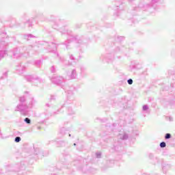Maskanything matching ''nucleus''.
I'll return each mask as SVG.
<instances>
[{"label":"nucleus","instance_id":"f257e3e1","mask_svg":"<svg viewBox=\"0 0 175 175\" xmlns=\"http://www.w3.org/2000/svg\"><path fill=\"white\" fill-rule=\"evenodd\" d=\"M19 102L20 103L15 108V111H20L22 116H28V113L36 103V100L31 95L20 97Z\"/></svg>","mask_w":175,"mask_h":175},{"label":"nucleus","instance_id":"f03ea898","mask_svg":"<svg viewBox=\"0 0 175 175\" xmlns=\"http://www.w3.org/2000/svg\"><path fill=\"white\" fill-rule=\"evenodd\" d=\"M27 81H32L33 83H42L43 80L38 77H33L32 75H27L25 77Z\"/></svg>","mask_w":175,"mask_h":175},{"label":"nucleus","instance_id":"7ed1b4c3","mask_svg":"<svg viewBox=\"0 0 175 175\" xmlns=\"http://www.w3.org/2000/svg\"><path fill=\"white\" fill-rule=\"evenodd\" d=\"M11 53L14 58H20V57H23V52L20 48L14 49Z\"/></svg>","mask_w":175,"mask_h":175},{"label":"nucleus","instance_id":"20e7f679","mask_svg":"<svg viewBox=\"0 0 175 175\" xmlns=\"http://www.w3.org/2000/svg\"><path fill=\"white\" fill-rule=\"evenodd\" d=\"M67 99L72 102V100H75V93H73L72 90H67Z\"/></svg>","mask_w":175,"mask_h":175},{"label":"nucleus","instance_id":"39448f33","mask_svg":"<svg viewBox=\"0 0 175 175\" xmlns=\"http://www.w3.org/2000/svg\"><path fill=\"white\" fill-rule=\"evenodd\" d=\"M170 167H172V165L167 163H163L162 164V170L163 173H167L168 170H170Z\"/></svg>","mask_w":175,"mask_h":175},{"label":"nucleus","instance_id":"423d86ee","mask_svg":"<svg viewBox=\"0 0 175 175\" xmlns=\"http://www.w3.org/2000/svg\"><path fill=\"white\" fill-rule=\"evenodd\" d=\"M63 80H64V78H62V77H55L52 79V83H53L54 84L58 85V84H61Z\"/></svg>","mask_w":175,"mask_h":175},{"label":"nucleus","instance_id":"0eeeda50","mask_svg":"<svg viewBox=\"0 0 175 175\" xmlns=\"http://www.w3.org/2000/svg\"><path fill=\"white\" fill-rule=\"evenodd\" d=\"M68 77L71 79L77 77V71H76V69L72 70L71 72L68 74Z\"/></svg>","mask_w":175,"mask_h":175},{"label":"nucleus","instance_id":"6e6552de","mask_svg":"<svg viewBox=\"0 0 175 175\" xmlns=\"http://www.w3.org/2000/svg\"><path fill=\"white\" fill-rule=\"evenodd\" d=\"M16 70H17L18 73H23V72H24L25 70V67L22 66H18L16 68Z\"/></svg>","mask_w":175,"mask_h":175},{"label":"nucleus","instance_id":"1a4fd4ad","mask_svg":"<svg viewBox=\"0 0 175 175\" xmlns=\"http://www.w3.org/2000/svg\"><path fill=\"white\" fill-rule=\"evenodd\" d=\"M6 55H8V51H0V59H2V58H4V57H6Z\"/></svg>","mask_w":175,"mask_h":175},{"label":"nucleus","instance_id":"9d476101","mask_svg":"<svg viewBox=\"0 0 175 175\" xmlns=\"http://www.w3.org/2000/svg\"><path fill=\"white\" fill-rule=\"evenodd\" d=\"M50 47L53 49L52 51H51L52 53H55V50H57V45L53 42L50 43L49 44Z\"/></svg>","mask_w":175,"mask_h":175},{"label":"nucleus","instance_id":"9b49d317","mask_svg":"<svg viewBox=\"0 0 175 175\" xmlns=\"http://www.w3.org/2000/svg\"><path fill=\"white\" fill-rule=\"evenodd\" d=\"M158 2H159V0H152V2H151L152 8L155 9V3H158Z\"/></svg>","mask_w":175,"mask_h":175},{"label":"nucleus","instance_id":"f8f14e48","mask_svg":"<svg viewBox=\"0 0 175 175\" xmlns=\"http://www.w3.org/2000/svg\"><path fill=\"white\" fill-rule=\"evenodd\" d=\"M128 137H129V135L126 133H124L122 137L120 136V139H122V140H126Z\"/></svg>","mask_w":175,"mask_h":175},{"label":"nucleus","instance_id":"ddd939ff","mask_svg":"<svg viewBox=\"0 0 175 175\" xmlns=\"http://www.w3.org/2000/svg\"><path fill=\"white\" fill-rule=\"evenodd\" d=\"M35 153H36V155H42V152H40V148H36Z\"/></svg>","mask_w":175,"mask_h":175},{"label":"nucleus","instance_id":"4468645a","mask_svg":"<svg viewBox=\"0 0 175 175\" xmlns=\"http://www.w3.org/2000/svg\"><path fill=\"white\" fill-rule=\"evenodd\" d=\"M8 44L5 41L0 42V47L3 48L5 46H7Z\"/></svg>","mask_w":175,"mask_h":175},{"label":"nucleus","instance_id":"2eb2a0df","mask_svg":"<svg viewBox=\"0 0 175 175\" xmlns=\"http://www.w3.org/2000/svg\"><path fill=\"white\" fill-rule=\"evenodd\" d=\"M172 138V135L170 133H166L165 135V140H167L169 139Z\"/></svg>","mask_w":175,"mask_h":175},{"label":"nucleus","instance_id":"dca6fc26","mask_svg":"<svg viewBox=\"0 0 175 175\" xmlns=\"http://www.w3.org/2000/svg\"><path fill=\"white\" fill-rule=\"evenodd\" d=\"M66 49H69V46H70V44H72V42H69V41H66L64 43Z\"/></svg>","mask_w":175,"mask_h":175},{"label":"nucleus","instance_id":"f3484780","mask_svg":"<svg viewBox=\"0 0 175 175\" xmlns=\"http://www.w3.org/2000/svg\"><path fill=\"white\" fill-rule=\"evenodd\" d=\"M15 143H20L21 142V137H16L14 139Z\"/></svg>","mask_w":175,"mask_h":175},{"label":"nucleus","instance_id":"a211bd4d","mask_svg":"<svg viewBox=\"0 0 175 175\" xmlns=\"http://www.w3.org/2000/svg\"><path fill=\"white\" fill-rule=\"evenodd\" d=\"M59 31L62 33H66V32L67 33H69L68 32V29H66V28H64V29H63L62 28H60Z\"/></svg>","mask_w":175,"mask_h":175},{"label":"nucleus","instance_id":"6ab92c4d","mask_svg":"<svg viewBox=\"0 0 175 175\" xmlns=\"http://www.w3.org/2000/svg\"><path fill=\"white\" fill-rule=\"evenodd\" d=\"M160 147H161V148H165V147H166V142H161Z\"/></svg>","mask_w":175,"mask_h":175},{"label":"nucleus","instance_id":"aec40b11","mask_svg":"<svg viewBox=\"0 0 175 175\" xmlns=\"http://www.w3.org/2000/svg\"><path fill=\"white\" fill-rule=\"evenodd\" d=\"M68 114H70V116L75 114V111H73L72 108H68Z\"/></svg>","mask_w":175,"mask_h":175},{"label":"nucleus","instance_id":"412c9836","mask_svg":"<svg viewBox=\"0 0 175 175\" xmlns=\"http://www.w3.org/2000/svg\"><path fill=\"white\" fill-rule=\"evenodd\" d=\"M142 110L143 111H147V110H148V105H145L142 107Z\"/></svg>","mask_w":175,"mask_h":175},{"label":"nucleus","instance_id":"4be33fe9","mask_svg":"<svg viewBox=\"0 0 175 175\" xmlns=\"http://www.w3.org/2000/svg\"><path fill=\"white\" fill-rule=\"evenodd\" d=\"M24 121L26 124H31V119L29 118H25Z\"/></svg>","mask_w":175,"mask_h":175},{"label":"nucleus","instance_id":"5701e85b","mask_svg":"<svg viewBox=\"0 0 175 175\" xmlns=\"http://www.w3.org/2000/svg\"><path fill=\"white\" fill-rule=\"evenodd\" d=\"M69 58L70 59H71V61H73L75 62V61H76V58L75 57V56H73V55H69Z\"/></svg>","mask_w":175,"mask_h":175},{"label":"nucleus","instance_id":"b1692460","mask_svg":"<svg viewBox=\"0 0 175 175\" xmlns=\"http://www.w3.org/2000/svg\"><path fill=\"white\" fill-rule=\"evenodd\" d=\"M127 83L129 85H132V84H133V80L132 79H129L127 80Z\"/></svg>","mask_w":175,"mask_h":175},{"label":"nucleus","instance_id":"393cba45","mask_svg":"<svg viewBox=\"0 0 175 175\" xmlns=\"http://www.w3.org/2000/svg\"><path fill=\"white\" fill-rule=\"evenodd\" d=\"M51 72L52 73H55V67H54V66H53L51 68Z\"/></svg>","mask_w":175,"mask_h":175},{"label":"nucleus","instance_id":"a878e982","mask_svg":"<svg viewBox=\"0 0 175 175\" xmlns=\"http://www.w3.org/2000/svg\"><path fill=\"white\" fill-rule=\"evenodd\" d=\"M101 155H102V153L100 152L96 153V158H100Z\"/></svg>","mask_w":175,"mask_h":175},{"label":"nucleus","instance_id":"bb28decb","mask_svg":"<svg viewBox=\"0 0 175 175\" xmlns=\"http://www.w3.org/2000/svg\"><path fill=\"white\" fill-rule=\"evenodd\" d=\"M149 158H150V159H154V154L152 153H150Z\"/></svg>","mask_w":175,"mask_h":175},{"label":"nucleus","instance_id":"cd10ccee","mask_svg":"<svg viewBox=\"0 0 175 175\" xmlns=\"http://www.w3.org/2000/svg\"><path fill=\"white\" fill-rule=\"evenodd\" d=\"M40 64H42V62L40 60H38L35 62V64L38 66Z\"/></svg>","mask_w":175,"mask_h":175},{"label":"nucleus","instance_id":"c85d7f7f","mask_svg":"<svg viewBox=\"0 0 175 175\" xmlns=\"http://www.w3.org/2000/svg\"><path fill=\"white\" fill-rule=\"evenodd\" d=\"M60 132L61 133L64 134V133L65 132V128L63 127L62 129H61Z\"/></svg>","mask_w":175,"mask_h":175},{"label":"nucleus","instance_id":"c756f323","mask_svg":"<svg viewBox=\"0 0 175 175\" xmlns=\"http://www.w3.org/2000/svg\"><path fill=\"white\" fill-rule=\"evenodd\" d=\"M50 100H55V97L54 96H51Z\"/></svg>","mask_w":175,"mask_h":175},{"label":"nucleus","instance_id":"7c9ffc66","mask_svg":"<svg viewBox=\"0 0 175 175\" xmlns=\"http://www.w3.org/2000/svg\"><path fill=\"white\" fill-rule=\"evenodd\" d=\"M40 18L41 21H46V18L43 19V16H40Z\"/></svg>","mask_w":175,"mask_h":175},{"label":"nucleus","instance_id":"2f4dec72","mask_svg":"<svg viewBox=\"0 0 175 175\" xmlns=\"http://www.w3.org/2000/svg\"><path fill=\"white\" fill-rule=\"evenodd\" d=\"M3 77H8V72H5L4 74H3Z\"/></svg>","mask_w":175,"mask_h":175},{"label":"nucleus","instance_id":"473e14b6","mask_svg":"<svg viewBox=\"0 0 175 175\" xmlns=\"http://www.w3.org/2000/svg\"><path fill=\"white\" fill-rule=\"evenodd\" d=\"M45 107H50V104L46 103V104L45 105Z\"/></svg>","mask_w":175,"mask_h":175},{"label":"nucleus","instance_id":"72a5a7b5","mask_svg":"<svg viewBox=\"0 0 175 175\" xmlns=\"http://www.w3.org/2000/svg\"><path fill=\"white\" fill-rule=\"evenodd\" d=\"M27 38H32V34H28Z\"/></svg>","mask_w":175,"mask_h":175},{"label":"nucleus","instance_id":"f704fd0d","mask_svg":"<svg viewBox=\"0 0 175 175\" xmlns=\"http://www.w3.org/2000/svg\"><path fill=\"white\" fill-rule=\"evenodd\" d=\"M24 169V166H22L21 168H20V170H23Z\"/></svg>","mask_w":175,"mask_h":175},{"label":"nucleus","instance_id":"c9c22d12","mask_svg":"<svg viewBox=\"0 0 175 175\" xmlns=\"http://www.w3.org/2000/svg\"><path fill=\"white\" fill-rule=\"evenodd\" d=\"M121 38V39H124V37H120Z\"/></svg>","mask_w":175,"mask_h":175},{"label":"nucleus","instance_id":"e433bc0d","mask_svg":"<svg viewBox=\"0 0 175 175\" xmlns=\"http://www.w3.org/2000/svg\"><path fill=\"white\" fill-rule=\"evenodd\" d=\"M65 64H66V65H68V64L66 63V62H65Z\"/></svg>","mask_w":175,"mask_h":175},{"label":"nucleus","instance_id":"4c0bfd02","mask_svg":"<svg viewBox=\"0 0 175 175\" xmlns=\"http://www.w3.org/2000/svg\"><path fill=\"white\" fill-rule=\"evenodd\" d=\"M81 70H83V68H81Z\"/></svg>","mask_w":175,"mask_h":175},{"label":"nucleus","instance_id":"58836bf2","mask_svg":"<svg viewBox=\"0 0 175 175\" xmlns=\"http://www.w3.org/2000/svg\"><path fill=\"white\" fill-rule=\"evenodd\" d=\"M68 65H71V64H70V63H68Z\"/></svg>","mask_w":175,"mask_h":175},{"label":"nucleus","instance_id":"ea45409f","mask_svg":"<svg viewBox=\"0 0 175 175\" xmlns=\"http://www.w3.org/2000/svg\"><path fill=\"white\" fill-rule=\"evenodd\" d=\"M74 146H76V144H75V143L74 144Z\"/></svg>","mask_w":175,"mask_h":175},{"label":"nucleus","instance_id":"a19ab883","mask_svg":"<svg viewBox=\"0 0 175 175\" xmlns=\"http://www.w3.org/2000/svg\"><path fill=\"white\" fill-rule=\"evenodd\" d=\"M53 28H55V26H53Z\"/></svg>","mask_w":175,"mask_h":175},{"label":"nucleus","instance_id":"79ce46f5","mask_svg":"<svg viewBox=\"0 0 175 175\" xmlns=\"http://www.w3.org/2000/svg\"><path fill=\"white\" fill-rule=\"evenodd\" d=\"M69 136H70V134H69Z\"/></svg>","mask_w":175,"mask_h":175}]
</instances>
